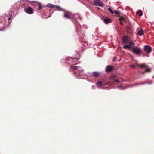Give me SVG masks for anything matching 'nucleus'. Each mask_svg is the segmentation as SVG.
Here are the masks:
<instances>
[{
  "mask_svg": "<svg viewBox=\"0 0 154 154\" xmlns=\"http://www.w3.org/2000/svg\"><path fill=\"white\" fill-rule=\"evenodd\" d=\"M130 66L133 68H134L136 66L140 67L142 69L140 71L141 73L143 74H144L145 72H150L151 71V69L146 66L145 64H136L135 65L132 64Z\"/></svg>",
  "mask_w": 154,
  "mask_h": 154,
  "instance_id": "f257e3e1",
  "label": "nucleus"
},
{
  "mask_svg": "<svg viewBox=\"0 0 154 154\" xmlns=\"http://www.w3.org/2000/svg\"><path fill=\"white\" fill-rule=\"evenodd\" d=\"M132 51L134 53L137 55H140L142 51L139 48L136 47L133 48Z\"/></svg>",
  "mask_w": 154,
  "mask_h": 154,
  "instance_id": "f03ea898",
  "label": "nucleus"
},
{
  "mask_svg": "<svg viewBox=\"0 0 154 154\" xmlns=\"http://www.w3.org/2000/svg\"><path fill=\"white\" fill-rule=\"evenodd\" d=\"M93 6H99L103 7L104 5V4L101 2L100 0H95L92 4Z\"/></svg>",
  "mask_w": 154,
  "mask_h": 154,
  "instance_id": "7ed1b4c3",
  "label": "nucleus"
},
{
  "mask_svg": "<svg viewBox=\"0 0 154 154\" xmlns=\"http://www.w3.org/2000/svg\"><path fill=\"white\" fill-rule=\"evenodd\" d=\"M144 50L147 54H149L152 51V48L149 45H145L144 46Z\"/></svg>",
  "mask_w": 154,
  "mask_h": 154,
  "instance_id": "20e7f679",
  "label": "nucleus"
},
{
  "mask_svg": "<svg viewBox=\"0 0 154 154\" xmlns=\"http://www.w3.org/2000/svg\"><path fill=\"white\" fill-rule=\"evenodd\" d=\"M24 10L26 13L30 14H32L34 13L33 10L29 6L25 8Z\"/></svg>",
  "mask_w": 154,
  "mask_h": 154,
  "instance_id": "39448f33",
  "label": "nucleus"
},
{
  "mask_svg": "<svg viewBox=\"0 0 154 154\" xmlns=\"http://www.w3.org/2000/svg\"><path fill=\"white\" fill-rule=\"evenodd\" d=\"M63 16L65 18L70 19V18H73L74 17V15L71 13L67 12L63 14Z\"/></svg>",
  "mask_w": 154,
  "mask_h": 154,
  "instance_id": "423d86ee",
  "label": "nucleus"
},
{
  "mask_svg": "<svg viewBox=\"0 0 154 154\" xmlns=\"http://www.w3.org/2000/svg\"><path fill=\"white\" fill-rule=\"evenodd\" d=\"M114 69V68L113 66L108 65L106 66L105 70L106 72H110L112 71Z\"/></svg>",
  "mask_w": 154,
  "mask_h": 154,
  "instance_id": "0eeeda50",
  "label": "nucleus"
},
{
  "mask_svg": "<svg viewBox=\"0 0 154 154\" xmlns=\"http://www.w3.org/2000/svg\"><path fill=\"white\" fill-rule=\"evenodd\" d=\"M103 20L104 22L106 24L112 22V20L111 19L108 18L107 17H105Z\"/></svg>",
  "mask_w": 154,
  "mask_h": 154,
  "instance_id": "6e6552de",
  "label": "nucleus"
},
{
  "mask_svg": "<svg viewBox=\"0 0 154 154\" xmlns=\"http://www.w3.org/2000/svg\"><path fill=\"white\" fill-rule=\"evenodd\" d=\"M128 38L126 36H124L122 38V40L123 43H125L128 41Z\"/></svg>",
  "mask_w": 154,
  "mask_h": 154,
  "instance_id": "1a4fd4ad",
  "label": "nucleus"
},
{
  "mask_svg": "<svg viewBox=\"0 0 154 154\" xmlns=\"http://www.w3.org/2000/svg\"><path fill=\"white\" fill-rule=\"evenodd\" d=\"M144 32L143 30H139L137 32V34L139 36H141L143 33Z\"/></svg>",
  "mask_w": 154,
  "mask_h": 154,
  "instance_id": "9d476101",
  "label": "nucleus"
},
{
  "mask_svg": "<svg viewBox=\"0 0 154 154\" xmlns=\"http://www.w3.org/2000/svg\"><path fill=\"white\" fill-rule=\"evenodd\" d=\"M93 75L95 77H97L100 75V74L97 72H94L92 73Z\"/></svg>",
  "mask_w": 154,
  "mask_h": 154,
  "instance_id": "9b49d317",
  "label": "nucleus"
},
{
  "mask_svg": "<svg viewBox=\"0 0 154 154\" xmlns=\"http://www.w3.org/2000/svg\"><path fill=\"white\" fill-rule=\"evenodd\" d=\"M136 14H138L139 16H141L142 15V11L141 10H139L136 12Z\"/></svg>",
  "mask_w": 154,
  "mask_h": 154,
  "instance_id": "f8f14e48",
  "label": "nucleus"
},
{
  "mask_svg": "<svg viewBox=\"0 0 154 154\" xmlns=\"http://www.w3.org/2000/svg\"><path fill=\"white\" fill-rule=\"evenodd\" d=\"M123 48L125 49H129L131 48V46L130 45H126L124 46Z\"/></svg>",
  "mask_w": 154,
  "mask_h": 154,
  "instance_id": "ddd939ff",
  "label": "nucleus"
},
{
  "mask_svg": "<svg viewBox=\"0 0 154 154\" xmlns=\"http://www.w3.org/2000/svg\"><path fill=\"white\" fill-rule=\"evenodd\" d=\"M119 20L120 21V22L122 23L125 21V19L124 18L121 17V18L119 19Z\"/></svg>",
  "mask_w": 154,
  "mask_h": 154,
  "instance_id": "4468645a",
  "label": "nucleus"
},
{
  "mask_svg": "<svg viewBox=\"0 0 154 154\" xmlns=\"http://www.w3.org/2000/svg\"><path fill=\"white\" fill-rule=\"evenodd\" d=\"M114 13L117 15H119L121 14L120 13L119 11H118L115 10H114Z\"/></svg>",
  "mask_w": 154,
  "mask_h": 154,
  "instance_id": "2eb2a0df",
  "label": "nucleus"
},
{
  "mask_svg": "<svg viewBox=\"0 0 154 154\" xmlns=\"http://www.w3.org/2000/svg\"><path fill=\"white\" fill-rule=\"evenodd\" d=\"M47 7L50 8H54V6L53 4H49L47 5Z\"/></svg>",
  "mask_w": 154,
  "mask_h": 154,
  "instance_id": "dca6fc26",
  "label": "nucleus"
},
{
  "mask_svg": "<svg viewBox=\"0 0 154 154\" xmlns=\"http://www.w3.org/2000/svg\"><path fill=\"white\" fill-rule=\"evenodd\" d=\"M70 68L71 69L74 70L77 69V67L76 66H71Z\"/></svg>",
  "mask_w": 154,
  "mask_h": 154,
  "instance_id": "f3484780",
  "label": "nucleus"
},
{
  "mask_svg": "<svg viewBox=\"0 0 154 154\" xmlns=\"http://www.w3.org/2000/svg\"><path fill=\"white\" fill-rule=\"evenodd\" d=\"M108 9L109 11H110L111 14L114 13V11H113L110 8H108Z\"/></svg>",
  "mask_w": 154,
  "mask_h": 154,
  "instance_id": "a211bd4d",
  "label": "nucleus"
},
{
  "mask_svg": "<svg viewBox=\"0 0 154 154\" xmlns=\"http://www.w3.org/2000/svg\"><path fill=\"white\" fill-rule=\"evenodd\" d=\"M97 84L98 85L101 86L102 85V83L100 81H98L97 82Z\"/></svg>",
  "mask_w": 154,
  "mask_h": 154,
  "instance_id": "6ab92c4d",
  "label": "nucleus"
},
{
  "mask_svg": "<svg viewBox=\"0 0 154 154\" xmlns=\"http://www.w3.org/2000/svg\"><path fill=\"white\" fill-rule=\"evenodd\" d=\"M134 42L133 41H131L130 42V44L131 45H134Z\"/></svg>",
  "mask_w": 154,
  "mask_h": 154,
  "instance_id": "aec40b11",
  "label": "nucleus"
},
{
  "mask_svg": "<svg viewBox=\"0 0 154 154\" xmlns=\"http://www.w3.org/2000/svg\"><path fill=\"white\" fill-rule=\"evenodd\" d=\"M42 7L40 5H39L38 9L40 10H41Z\"/></svg>",
  "mask_w": 154,
  "mask_h": 154,
  "instance_id": "412c9836",
  "label": "nucleus"
},
{
  "mask_svg": "<svg viewBox=\"0 0 154 154\" xmlns=\"http://www.w3.org/2000/svg\"><path fill=\"white\" fill-rule=\"evenodd\" d=\"M114 81L116 82H118V80L116 79H114Z\"/></svg>",
  "mask_w": 154,
  "mask_h": 154,
  "instance_id": "4be33fe9",
  "label": "nucleus"
},
{
  "mask_svg": "<svg viewBox=\"0 0 154 154\" xmlns=\"http://www.w3.org/2000/svg\"><path fill=\"white\" fill-rule=\"evenodd\" d=\"M81 72H79V73H78V75H81Z\"/></svg>",
  "mask_w": 154,
  "mask_h": 154,
  "instance_id": "5701e85b",
  "label": "nucleus"
},
{
  "mask_svg": "<svg viewBox=\"0 0 154 154\" xmlns=\"http://www.w3.org/2000/svg\"><path fill=\"white\" fill-rule=\"evenodd\" d=\"M97 9H98V10H100V8L97 7Z\"/></svg>",
  "mask_w": 154,
  "mask_h": 154,
  "instance_id": "b1692460",
  "label": "nucleus"
},
{
  "mask_svg": "<svg viewBox=\"0 0 154 154\" xmlns=\"http://www.w3.org/2000/svg\"><path fill=\"white\" fill-rule=\"evenodd\" d=\"M11 19V18L10 17H9L8 18V20H10V19Z\"/></svg>",
  "mask_w": 154,
  "mask_h": 154,
  "instance_id": "393cba45",
  "label": "nucleus"
},
{
  "mask_svg": "<svg viewBox=\"0 0 154 154\" xmlns=\"http://www.w3.org/2000/svg\"><path fill=\"white\" fill-rule=\"evenodd\" d=\"M120 24L121 25H122V23L120 22Z\"/></svg>",
  "mask_w": 154,
  "mask_h": 154,
  "instance_id": "a878e982",
  "label": "nucleus"
},
{
  "mask_svg": "<svg viewBox=\"0 0 154 154\" xmlns=\"http://www.w3.org/2000/svg\"><path fill=\"white\" fill-rule=\"evenodd\" d=\"M139 84H136V85H139Z\"/></svg>",
  "mask_w": 154,
  "mask_h": 154,
  "instance_id": "bb28decb",
  "label": "nucleus"
},
{
  "mask_svg": "<svg viewBox=\"0 0 154 154\" xmlns=\"http://www.w3.org/2000/svg\"><path fill=\"white\" fill-rule=\"evenodd\" d=\"M74 73H75V75H77V74H75V72H74Z\"/></svg>",
  "mask_w": 154,
  "mask_h": 154,
  "instance_id": "cd10ccee",
  "label": "nucleus"
}]
</instances>
